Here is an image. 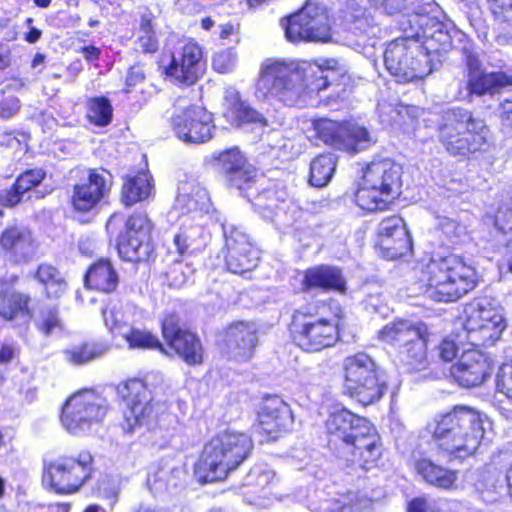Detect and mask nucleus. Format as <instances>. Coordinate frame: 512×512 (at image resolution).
Returning a JSON list of instances; mask_svg holds the SVG:
<instances>
[{"label": "nucleus", "mask_w": 512, "mask_h": 512, "mask_svg": "<svg viewBox=\"0 0 512 512\" xmlns=\"http://www.w3.org/2000/svg\"><path fill=\"white\" fill-rule=\"evenodd\" d=\"M302 289L304 291L312 289L334 290L344 293L346 290V280L338 267L319 265L305 271Z\"/></svg>", "instance_id": "31"}, {"label": "nucleus", "mask_w": 512, "mask_h": 512, "mask_svg": "<svg viewBox=\"0 0 512 512\" xmlns=\"http://www.w3.org/2000/svg\"><path fill=\"white\" fill-rule=\"evenodd\" d=\"M499 113L502 122L512 127V97L500 104Z\"/></svg>", "instance_id": "60"}, {"label": "nucleus", "mask_w": 512, "mask_h": 512, "mask_svg": "<svg viewBox=\"0 0 512 512\" xmlns=\"http://www.w3.org/2000/svg\"><path fill=\"white\" fill-rule=\"evenodd\" d=\"M191 274L192 269L190 266L181 261H175L164 272L163 276L170 287L179 288L185 284Z\"/></svg>", "instance_id": "48"}, {"label": "nucleus", "mask_w": 512, "mask_h": 512, "mask_svg": "<svg viewBox=\"0 0 512 512\" xmlns=\"http://www.w3.org/2000/svg\"><path fill=\"white\" fill-rule=\"evenodd\" d=\"M85 282L90 288L111 293L119 284V275L109 259H100L89 268Z\"/></svg>", "instance_id": "34"}, {"label": "nucleus", "mask_w": 512, "mask_h": 512, "mask_svg": "<svg viewBox=\"0 0 512 512\" xmlns=\"http://www.w3.org/2000/svg\"><path fill=\"white\" fill-rule=\"evenodd\" d=\"M0 250L5 257L20 263L26 262L33 252V238L29 229L10 226L0 234Z\"/></svg>", "instance_id": "28"}, {"label": "nucleus", "mask_w": 512, "mask_h": 512, "mask_svg": "<svg viewBox=\"0 0 512 512\" xmlns=\"http://www.w3.org/2000/svg\"><path fill=\"white\" fill-rule=\"evenodd\" d=\"M425 429L437 454L449 461L472 456L484 435L479 414L466 407L435 415Z\"/></svg>", "instance_id": "3"}, {"label": "nucleus", "mask_w": 512, "mask_h": 512, "mask_svg": "<svg viewBox=\"0 0 512 512\" xmlns=\"http://www.w3.org/2000/svg\"><path fill=\"white\" fill-rule=\"evenodd\" d=\"M402 167L391 159L369 163L355 194L357 205L363 210H383L400 194Z\"/></svg>", "instance_id": "7"}, {"label": "nucleus", "mask_w": 512, "mask_h": 512, "mask_svg": "<svg viewBox=\"0 0 512 512\" xmlns=\"http://www.w3.org/2000/svg\"><path fill=\"white\" fill-rule=\"evenodd\" d=\"M119 393L126 404L121 426L125 433L131 434L153 416L151 396L144 382L138 379L126 382Z\"/></svg>", "instance_id": "21"}, {"label": "nucleus", "mask_w": 512, "mask_h": 512, "mask_svg": "<svg viewBox=\"0 0 512 512\" xmlns=\"http://www.w3.org/2000/svg\"><path fill=\"white\" fill-rule=\"evenodd\" d=\"M204 68L201 48L194 42H187L172 53L167 73L180 83L192 85L202 75Z\"/></svg>", "instance_id": "26"}, {"label": "nucleus", "mask_w": 512, "mask_h": 512, "mask_svg": "<svg viewBox=\"0 0 512 512\" xmlns=\"http://www.w3.org/2000/svg\"><path fill=\"white\" fill-rule=\"evenodd\" d=\"M123 180L121 200L125 206L130 207L150 197L153 186L152 177L148 172L141 171L136 175H126Z\"/></svg>", "instance_id": "35"}, {"label": "nucleus", "mask_w": 512, "mask_h": 512, "mask_svg": "<svg viewBox=\"0 0 512 512\" xmlns=\"http://www.w3.org/2000/svg\"><path fill=\"white\" fill-rule=\"evenodd\" d=\"M291 333L295 344L307 352H317L332 346L337 340V329L326 319H318L308 308L294 312Z\"/></svg>", "instance_id": "16"}, {"label": "nucleus", "mask_w": 512, "mask_h": 512, "mask_svg": "<svg viewBox=\"0 0 512 512\" xmlns=\"http://www.w3.org/2000/svg\"><path fill=\"white\" fill-rule=\"evenodd\" d=\"M378 115L382 124L392 126L401 121L402 113L407 111V108L398 103H391L388 101H381L378 103Z\"/></svg>", "instance_id": "49"}, {"label": "nucleus", "mask_w": 512, "mask_h": 512, "mask_svg": "<svg viewBox=\"0 0 512 512\" xmlns=\"http://www.w3.org/2000/svg\"><path fill=\"white\" fill-rule=\"evenodd\" d=\"M105 326L113 335L123 336L134 324H140L143 312L132 303L117 304L102 310Z\"/></svg>", "instance_id": "33"}, {"label": "nucleus", "mask_w": 512, "mask_h": 512, "mask_svg": "<svg viewBox=\"0 0 512 512\" xmlns=\"http://www.w3.org/2000/svg\"><path fill=\"white\" fill-rule=\"evenodd\" d=\"M328 85L329 70L318 64L274 60L262 65L257 89L285 105L305 106L318 103L316 97Z\"/></svg>", "instance_id": "1"}, {"label": "nucleus", "mask_w": 512, "mask_h": 512, "mask_svg": "<svg viewBox=\"0 0 512 512\" xmlns=\"http://www.w3.org/2000/svg\"><path fill=\"white\" fill-rule=\"evenodd\" d=\"M155 16L146 9L140 15L136 44L144 53H155L159 42L154 29Z\"/></svg>", "instance_id": "43"}, {"label": "nucleus", "mask_w": 512, "mask_h": 512, "mask_svg": "<svg viewBox=\"0 0 512 512\" xmlns=\"http://www.w3.org/2000/svg\"><path fill=\"white\" fill-rule=\"evenodd\" d=\"M416 470L426 482L442 489L452 488L457 480L456 472L437 466L427 459L418 461Z\"/></svg>", "instance_id": "39"}, {"label": "nucleus", "mask_w": 512, "mask_h": 512, "mask_svg": "<svg viewBox=\"0 0 512 512\" xmlns=\"http://www.w3.org/2000/svg\"><path fill=\"white\" fill-rule=\"evenodd\" d=\"M457 353V346L453 341L443 340L439 346V356L444 361H451Z\"/></svg>", "instance_id": "59"}, {"label": "nucleus", "mask_w": 512, "mask_h": 512, "mask_svg": "<svg viewBox=\"0 0 512 512\" xmlns=\"http://www.w3.org/2000/svg\"><path fill=\"white\" fill-rule=\"evenodd\" d=\"M499 45H512V21L511 24L503 27L502 31L496 37Z\"/></svg>", "instance_id": "63"}, {"label": "nucleus", "mask_w": 512, "mask_h": 512, "mask_svg": "<svg viewBox=\"0 0 512 512\" xmlns=\"http://www.w3.org/2000/svg\"><path fill=\"white\" fill-rule=\"evenodd\" d=\"M18 354V349L13 344H4L0 348V363H10Z\"/></svg>", "instance_id": "61"}, {"label": "nucleus", "mask_w": 512, "mask_h": 512, "mask_svg": "<svg viewBox=\"0 0 512 512\" xmlns=\"http://www.w3.org/2000/svg\"><path fill=\"white\" fill-rule=\"evenodd\" d=\"M183 471L176 467L160 468L148 476V484L156 492L169 491L181 483Z\"/></svg>", "instance_id": "46"}, {"label": "nucleus", "mask_w": 512, "mask_h": 512, "mask_svg": "<svg viewBox=\"0 0 512 512\" xmlns=\"http://www.w3.org/2000/svg\"><path fill=\"white\" fill-rule=\"evenodd\" d=\"M375 5L389 15L402 13L409 9L408 0H372Z\"/></svg>", "instance_id": "56"}, {"label": "nucleus", "mask_w": 512, "mask_h": 512, "mask_svg": "<svg viewBox=\"0 0 512 512\" xmlns=\"http://www.w3.org/2000/svg\"><path fill=\"white\" fill-rule=\"evenodd\" d=\"M286 39L292 43L300 41L327 42L331 39L329 18L324 8L311 2L282 20Z\"/></svg>", "instance_id": "15"}, {"label": "nucleus", "mask_w": 512, "mask_h": 512, "mask_svg": "<svg viewBox=\"0 0 512 512\" xmlns=\"http://www.w3.org/2000/svg\"><path fill=\"white\" fill-rule=\"evenodd\" d=\"M495 21L503 25L512 22V0H487Z\"/></svg>", "instance_id": "50"}, {"label": "nucleus", "mask_w": 512, "mask_h": 512, "mask_svg": "<svg viewBox=\"0 0 512 512\" xmlns=\"http://www.w3.org/2000/svg\"><path fill=\"white\" fill-rule=\"evenodd\" d=\"M24 194L25 192L14 183L10 188L0 192V203L5 207H14L22 201Z\"/></svg>", "instance_id": "55"}, {"label": "nucleus", "mask_w": 512, "mask_h": 512, "mask_svg": "<svg viewBox=\"0 0 512 512\" xmlns=\"http://www.w3.org/2000/svg\"><path fill=\"white\" fill-rule=\"evenodd\" d=\"M30 297L17 291H3L0 293V317L6 320H19L28 323L31 313L28 308Z\"/></svg>", "instance_id": "36"}, {"label": "nucleus", "mask_w": 512, "mask_h": 512, "mask_svg": "<svg viewBox=\"0 0 512 512\" xmlns=\"http://www.w3.org/2000/svg\"><path fill=\"white\" fill-rule=\"evenodd\" d=\"M145 79V73L140 65L132 66L126 77V85L128 87H134L141 83Z\"/></svg>", "instance_id": "58"}, {"label": "nucleus", "mask_w": 512, "mask_h": 512, "mask_svg": "<svg viewBox=\"0 0 512 512\" xmlns=\"http://www.w3.org/2000/svg\"><path fill=\"white\" fill-rule=\"evenodd\" d=\"M367 501L359 499L357 493L349 492L333 498L313 500L310 508L317 512H358L367 506Z\"/></svg>", "instance_id": "38"}, {"label": "nucleus", "mask_w": 512, "mask_h": 512, "mask_svg": "<svg viewBox=\"0 0 512 512\" xmlns=\"http://www.w3.org/2000/svg\"><path fill=\"white\" fill-rule=\"evenodd\" d=\"M259 431L268 439H276L282 431L293 425V414L289 405L278 396L264 398L258 413Z\"/></svg>", "instance_id": "27"}, {"label": "nucleus", "mask_w": 512, "mask_h": 512, "mask_svg": "<svg viewBox=\"0 0 512 512\" xmlns=\"http://www.w3.org/2000/svg\"><path fill=\"white\" fill-rule=\"evenodd\" d=\"M313 128L326 145L346 152L366 150L376 143L367 128L354 123L318 119L313 122Z\"/></svg>", "instance_id": "17"}, {"label": "nucleus", "mask_w": 512, "mask_h": 512, "mask_svg": "<svg viewBox=\"0 0 512 512\" xmlns=\"http://www.w3.org/2000/svg\"><path fill=\"white\" fill-rule=\"evenodd\" d=\"M229 353L240 359H249L257 344L256 328L253 324L239 322L231 325L225 335Z\"/></svg>", "instance_id": "32"}, {"label": "nucleus", "mask_w": 512, "mask_h": 512, "mask_svg": "<svg viewBox=\"0 0 512 512\" xmlns=\"http://www.w3.org/2000/svg\"><path fill=\"white\" fill-rule=\"evenodd\" d=\"M428 296L436 301H456L477 284L475 269L457 255L435 256L423 270Z\"/></svg>", "instance_id": "4"}, {"label": "nucleus", "mask_w": 512, "mask_h": 512, "mask_svg": "<svg viewBox=\"0 0 512 512\" xmlns=\"http://www.w3.org/2000/svg\"><path fill=\"white\" fill-rule=\"evenodd\" d=\"M346 394L362 405L380 400L387 388V380L375 361L366 353L359 352L343 360Z\"/></svg>", "instance_id": "9"}, {"label": "nucleus", "mask_w": 512, "mask_h": 512, "mask_svg": "<svg viewBox=\"0 0 512 512\" xmlns=\"http://www.w3.org/2000/svg\"><path fill=\"white\" fill-rule=\"evenodd\" d=\"M35 322L37 328L46 336L50 335L56 329H61V321L55 309L49 308L43 310Z\"/></svg>", "instance_id": "51"}, {"label": "nucleus", "mask_w": 512, "mask_h": 512, "mask_svg": "<svg viewBox=\"0 0 512 512\" xmlns=\"http://www.w3.org/2000/svg\"><path fill=\"white\" fill-rule=\"evenodd\" d=\"M252 447L251 438L244 433H220L204 446L195 473L203 483L224 480L247 458Z\"/></svg>", "instance_id": "5"}, {"label": "nucleus", "mask_w": 512, "mask_h": 512, "mask_svg": "<svg viewBox=\"0 0 512 512\" xmlns=\"http://www.w3.org/2000/svg\"><path fill=\"white\" fill-rule=\"evenodd\" d=\"M35 278L45 287L49 297L59 298L66 290V281L59 270L52 265H39Z\"/></svg>", "instance_id": "44"}, {"label": "nucleus", "mask_w": 512, "mask_h": 512, "mask_svg": "<svg viewBox=\"0 0 512 512\" xmlns=\"http://www.w3.org/2000/svg\"><path fill=\"white\" fill-rule=\"evenodd\" d=\"M94 471L93 457L89 452L60 456L46 461L43 468V484L60 495L77 493L91 479Z\"/></svg>", "instance_id": "10"}, {"label": "nucleus", "mask_w": 512, "mask_h": 512, "mask_svg": "<svg viewBox=\"0 0 512 512\" xmlns=\"http://www.w3.org/2000/svg\"><path fill=\"white\" fill-rule=\"evenodd\" d=\"M212 114L205 108L192 105L172 119L176 136L187 143H204L213 136Z\"/></svg>", "instance_id": "22"}, {"label": "nucleus", "mask_w": 512, "mask_h": 512, "mask_svg": "<svg viewBox=\"0 0 512 512\" xmlns=\"http://www.w3.org/2000/svg\"><path fill=\"white\" fill-rule=\"evenodd\" d=\"M173 243L180 256H183L189 248L188 238L183 234H176L174 236Z\"/></svg>", "instance_id": "64"}, {"label": "nucleus", "mask_w": 512, "mask_h": 512, "mask_svg": "<svg viewBox=\"0 0 512 512\" xmlns=\"http://www.w3.org/2000/svg\"><path fill=\"white\" fill-rule=\"evenodd\" d=\"M235 61L236 57L231 51L223 50L214 55L212 65L216 71L226 73L233 68Z\"/></svg>", "instance_id": "54"}, {"label": "nucleus", "mask_w": 512, "mask_h": 512, "mask_svg": "<svg viewBox=\"0 0 512 512\" xmlns=\"http://www.w3.org/2000/svg\"><path fill=\"white\" fill-rule=\"evenodd\" d=\"M225 111L224 118L233 127H242L245 124L257 123L267 125L265 117L242 101L239 92L234 88H227L224 94Z\"/></svg>", "instance_id": "29"}, {"label": "nucleus", "mask_w": 512, "mask_h": 512, "mask_svg": "<svg viewBox=\"0 0 512 512\" xmlns=\"http://www.w3.org/2000/svg\"><path fill=\"white\" fill-rule=\"evenodd\" d=\"M386 69L400 83L423 79L432 71L429 56L422 45L412 37L391 41L384 52Z\"/></svg>", "instance_id": "11"}, {"label": "nucleus", "mask_w": 512, "mask_h": 512, "mask_svg": "<svg viewBox=\"0 0 512 512\" xmlns=\"http://www.w3.org/2000/svg\"><path fill=\"white\" fill-rule=\"evenodd\" d=\"M78 175L71 196L72 206L77 212H91L110 192L113 177L105 169H82Z\"/></svg>", "instance_id": "18"}, {"label": "nucleus", "mask_w": 512, "mask_h": 512, "mask_svg": "<svg viewBox=\"0 0 512 512\" xmlns=\"http://www.w3.org/2000/svg\"><path fill=\"white\" fill-rule=\"evenodd\" d=\"M174 208L181 214L210 213L213 210L208 191L195 182H183L178 187Z\"/></svg>", "instance_id": "30"}, {"label": "nucleus", "mask_w": 512, "mask_h": 512, "mask_svg": "<svg viewBox=\"0 0 512 512\" xmlns=\"http://www.w3.org/2000/svg\"><path fill=\"white\" fill-rule=\"evenodd\" d=\"M496 386L499 392L512 400V360L499 368Z\"/></svg>", "instance_id": "53"}, {"label": "nucleus", "mask_w": 512, "mask_h": 512, "mask_svg": "<svg viewBox=\"0 0 512 512\" xmlns=\"http://www.w3.org/2000/svg\"><path fill=\"white\" fill-rule=\"evenodd\" d=\"M162 334L169 347L188 365L202 362L203 350L200 340L190 331L181 328L178 316L168 315L163 320Z\"/></svg>", "instance_id": "24"}, {"label": "nucleus", "mask_w": 512, "mask_h": 512, "mask_svg": "<svg viewBox=\"0 0 512 512\" xmlns=\"http://www.w3.org/2000/svg\"><path fill=\"white\" fill-rule=\"evenodd\" d=\"M427 327L423 323L397 320L386 324L378 332V338L397 350V361L408 371H420L427 366Z\"/></svg>", "instance_id": "8"}, {"label": "nucleus", "mask_w": 512, "mask_h": 512, "mask_svg": "<svg viewBox=\"0 0 512 512\" xmlns=\"http://www.w3.org/2000/svg\"><path fill=\"white\" fill-rule=\"evenodd\" d=\"M45 171L40 168L30 169L20 174L15 183L25 193L38 186L45 178Z\"/></svg>", "instance_id": "52"}, {"label": "nucleus", "mask_w": 512, "mask_h": 512, "mask_svg": "<svg viewBox=\"0 0 512 512\" xmlns=\"http://www.w3.org/2000/svg\"><path fill=\"white\" fill-rule=\"evenodd\" d=\"M221 171L230 188H234L241 196L254 205L261 206V198L270 193L261 187L265 182L263 175L248 163L247 159L237 148L225 150L217 157Z\"/></svg>", "instance_id": "13"}, {"label": "nucleus", "mask_w": 512, "mask_h": 512, "mask_svg": "<svg viewBox=\"0 0 512 512\" xmlns=\"http://www.w3.org/2000/svg\"><path fill=\"white\" fill-rule=\"evenodd\" d=\"M130 349H159L164 352V348L158 338L149 330L140 327L139 324L132 325L122 336Z\"/></svg>", "instance_id": "45"}, {"label": "nucleus", "mask_w": 512, "mask_h": 512, "mask_svg": "<svg viewBox=\"0 0 512 512\" xmlns=\"http://www.w3.org/2000/svg\"><path fill=\"white\" fill-rule=\"evenodd\" d=\"M109 350L105 343H85L66 349L63 354L65 360L72 365H83L94 359L102 357Z\"/></svg>", "instance_id": "42"}, {"label": "nucleus", "mask_w": 512, "mask_h": 512, "mask_svg": "<svg viewBox=\"0 0 512 512\" xmlns=\"http://www.w3.org/2000/svg\"><path fill=\"white\" fill-rule=\"evenodd\" d=\"M491 364L490 358L482 351L469 349L451 366L450 374L460 386L470 388L482 384L492 373Z\"/></svg>", "instance_id": "25"}, {"label": "nucleus", "mask_w": 512, "mask_h": 512, "mask_svg": "<svg viewBox=\"0 0 512 512\" xmlns=\"http://www.w3.org/2000/svg\"><path fill=\"white\" fill-rule=\"evenodd\" d=\"M275 481V473L267 466L259 465L253 467L245 476L242 486L247 488L245 494H255L266 498L268 489Z\"/></svg>", "instance_id": "40"}, {"label": "nucleus", "mask_w": 512, "mask_h": 512, "mask_svg": "<svg viewBox=\"0 0 512 512\" xmlns=\"http://www.w3.org/2000/svg\"><path fill=\"white\" fill-rule=\"evenodd\" d=\"M466 67H467V79L472 76L473 73H480L483 70L481 69V63L479 59L472 54L467 55L466 57Z\"/></svg>", "instance_id": "62"}, {"label": "nucleus", "mask_w": 512, "mask_h": 512, "mask_svg": "<svg viewBox=\"0 0 512 512\" xmlns=\"http://www.w3.org/2000/svg\"><path fill=\"white\" fill-rule=\"evenodd\" d=\"M512 85V76H508L503 72L486 73H473L467 79V90L469 94L483 96L486 94H493L499 89Z\"/></svg>", "instance_id": "37"}, {"label": "nucleus", "mask_w": 512, "mask_h": 512, "mask_svg": "<svg viewBox=\"0 0 512 512\" xmlns=\"http://www.w3.org/2000/svg\"><path fill=\"white\" fill-rule=\"evenodd\" d=\"M335 169L336 157L334 154L318 155L310 164V184L315 187L326 186L330 182Z\"/></svg>", "instance_id": "41"}, {"label": "nucleus", "mask_w": 512, "mask_h": 512, "mask_svg": "<svg viewBox=\"0 0 512 512\" xmlns=\"http://www.w3.org/2000/svg\"><path fill=\"white\" fill-rule=\"evenodd\" d=\"M225 239L227 269L234 274L252 271L259 261V251L249 236L234 224L222 225Z\"/></svg>", "instance_id": "20"}, {"label": "nucleus", "mask_w": 512, "mask_h": 512, "mask_svg": "<svg viewBox=\"0 0 512 512\" xmlns=\"http://www.w3.org/2000/svg\"><path fill=\"white\" fill-rule=\"evenodd\" d=\"M325 428L329 447L351 465L369 470L379 458V437L367 419L343 408L329 414Z\"/></svg>", "instance_id": "2"}, {"label": "nucleus", "mask_w": 512, "mask_h": 512, "mask_svg": "<svg viewBox=\"0 0 512 512\" xmlns=\"http://www.w3.org/2000/svg\"><path fill=\"white\" fill-rule=\"evenodd\" d=\"M437 131L439 142L453 156H467L481 150L488 134L482 119L459 107L443 112Z\"/></svg>", "instance_id": "6"}, {"label": "nucleus", "mask_w": 512, "mask_h": 512, "mask_svg": "<svg viewBox=\"0 0 512 512\" xmlns=\"http://www.w3.org/2000/svg\"><path fill=\"white\" fill-rule=\"evenodd\" d=\"M109 410L107 400L94 391H83L70 397L63 409L61 422L66 430L78 434L101 423Z\"/></svg>", "instance_id": "14"}, {"label": "nucleus", "mask_w": 512, "mask_h": 512, "mask_svg": "<svg viewBox=\"0 0 512 512\" xmlns=\"http://www.w3.org/2000/svg\"><path fill=\"white\" fill-rule=\"evenodd\" d=\"M463 327L473 346L493 345L505 329L502 309L488 298H475L464 307Z\"/></svg>", "instance_id": "12"}, {"label": "nucleus", "mask_w": 512, "mask_h": 512, "mask_svg": "<svg viewBox=\"0 0 512 512\" xmlns=\"http://www.w3.org/2000/svg\"><path fill=\"white\" fill-rule=\"evenodd\" d=\"M150 232L151 223L146 214L135 213L130 216L117 243L120 257L130 262L147 260L152 253Z\"/></svg>", "instance_id": "19"}, {"label": "nucleus", "mask_w": 512, "mask_h": 512, "mask_svg": "<svg viewBox=\"0 0 512 512\" xmlns=\"http://www.w3.org/2000/svg\"><path fill=\"white\" fill-rule=\"evenodd\" d=\"M377 246L382 257L394 260L412 250V239L400 216L383 219L377 228Z\"/></svg>", "instance_id": "23"}, {"label": "nucleus", "mask_w": 512, "mask_h": 512, "mask_svg": "<svg viewBox=\"0 0 512 512\" xmlns=\"http://www.w3.org/2000/svg\"><path fill=\"white\" fill-rule=\"evenodd\" d=\"M113 109L110 101L105 97H94L87 103L88 120L100 127L107 126L112 120Z\"/></svg>", "instance_id": "47"}, {"label": "nucleus", "mask_w": 512, "mask_h": 512, "mask_svg": "<svg viewBox=\"0 0 512 512\" xmlns=\"http://www.w3.org/2000/svg\"><path fill=\"white\" fill-rule=\"evenodd\" d=\"M19 108L20 102L17 97L12 95L4 97L0 101V117L10 118L18 112Z\"/></svg>", "instance_id": "57"}]
</instances>
